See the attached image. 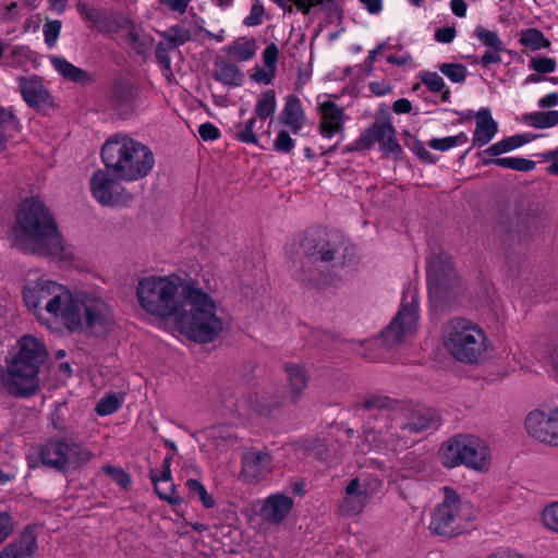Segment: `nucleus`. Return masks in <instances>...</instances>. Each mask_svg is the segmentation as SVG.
<instances>
[{"mask_svg": "<svg viewBox=\"0 0 558 558\" xmlns=\"http://www.w3.org/2000/svg\"><path fill=\"white\" fill-rule=\"evenodd\" d=\"M37 298L47 299V312L60 317L71 332L100 337L112 323L110 307L102 299L87 294L73 295L66 287L52 280H37Z\"/></svg>", "mask_w": 558, "mask_h": 558, "instance_id": "obj_1", "label": "nucleus"}, {"mask_svg": "<svg viewBox=\"0 0 558 558\" xmlns=\"http://www.w3.org/2000/svg\"><path fill=\"white\" fill-rule=\"evenodd\" d=\"M104 165L120 180L135 182L153 171L156 159L150 147L128 134H113L100 151Z\"/></svg>", "mask_w": 558, "mask_h": 558, "instance_id": "obj_2", "label": "nucleus"}, {"mask_svg": "<svg viewBox=\"0 0 558 558\" xmlns=\"http://www.w3.org/2000/svg\"><path fill=\"white\" fill-rule=\"evenodd\" d=\"M185 306L180 310L174 322L180 331L189 339L208 343L223 330V323L216 313L214 299L195 282L184 287Z\"/></svg>", "mask_w": 558, "mask_h": 558, "instance_id": "obj_3", "label": "nucleus"}, {"mask_svg": "<svg viewBox=\"0 0 558 558\" xmlns=\"http://www.w3.org/2000/svg\"><path fill=\"white\" fill-rule=\"evenodd\" d=\"M177 276H147L138 280L135 295L143 311L161 319H175L185 306L184 287Z\"/></svg>", "mask_w": 558, "mask_h": 558, "instance_id": "obj_4", "label": "nucleus"}, {"mask_svg": "<svg viewBox=\"0 0 558 558\" xmlns=\"http://www.w3.org/2000/svg\"><path fill=\"white\" fill-rule=\"evenodd\" d=\"M442 344L456 361L468 365L484 362L490 349L484 329L462 317L453 318L444 326Z\"/></svg>", "mask_w": 558, "mask_h": 558, "instance_id": "obj_5", "label": "nucleus"}, {"mask_svg": "<svg viewBox=\"0 0 558 558\" xmlns=\"http://www.w3.org/2000/svg\"><path fill=\"white\" fill-rule=\"evenodd\" d=\"M5 362L3 384L7 390L19 397L35 392V337L23 336Z\"/></svg>", "mask_w": 558, "mask_h": 558, "instance_id": "obj_6", "label": "nucleus"}, {"mask_svg": "<svg viewBox=\"0 0 558 558\" xmlns=\"http://www.w3.org/2000/svg\"><path fill=\"white\" fill-rule=\"evenodd\" d=\"M439 459L446 468L465 465L484 471L490 463L489 448L473 435H456L447 440L439 449Z\"/></svg>", "mask_w": 558, "mask_h": 558, "instance_id": "obj_7", "label": "nucleus"}, {"mask_svg": "<svg viewBox=\"0 0 558 558\" xmlns=\"http://www.w3.org/2000/svg\"><path fill=\"white\" fill-rule=\"evenodd\" d=\"M442 490L444 500L432 511L428 529L439 536H457L466 529L471 520L469 507L452 488L446 486Z\"/></svg>", "mask_w": 558, "mask_h": 558, "instance_id": "obj_8", "label": "nucleus"}, {"mask_svg": "<svg viewBox=\"0 0 558 558\" xmlns=\"http://www.w3.org/2000/svg\"><path fill=\"white\" fill-rule=\"evenodd\" d=\"M37 255L54 263H70L74 253L65 243L49 208L37 199Z\"/></svg>", "mask_w": 558, "mask_h": 558, "instance_id": "obj_9", "label": "nucleus"}, {"mask_svg": "<svg viewBox=\"0 0 558 558\" xmlns=\"http://www.w3.org/2000/svg\"><path fill=\"white\" fill-rule=\"evenodd\" d=\"M418 322V298L415 290L403 292L400 308L390 324L380 332L384 345L393 348L414 337Z\"/></svg>", "mask_w": 558, "mask_h": 558, "instance_id": "obj_10", "label": "nucleus"}, {"mask_svg": "<svg viewBox=\"0 0 558 558\" xmlns=\"http://www.w3.org/2000/svg\"><path fill=\"white\" fill-rule=\"evenodd\" d=\"M427 286L429 298L437 307H441L454 296L458 280L447 254L441 252L428 258Z\"/></svg>", "mask_w": 558, "mask_h": 558, "instance_id": "obj_11", "label": "nucleus"}, {"mask_svg": "<svg viewBox=\"0 0 558 558\" xmlns=\"http://www.w3.org/2000/svg\"><path fill=\"white\" fill-rule=\"evenodd\" d=\"M94 453L82 442L51 439L39 451L41 463L58 471L76 469L88 463Z\"/></svg>", "mask_w": 558, "mask_h": 558, "instance_id": "obj_12", "label": "nucleus"}, {"mask_svg": "<svg viewBox=\"0 0 558 558\" xmlns=\"http://www.w3.org/2000/svg\"><path fill=\"white\" fill-rule=\"evenodd\" d=\"M304 255L320 262H331L343 246L340 233L327 229H311L301 242Z\"/></svg>", "mask_w": 558, "mask_h": 558, "instance_id": "obj_13", "label": "nucleus"}, {"mask_svg": "<svg viewBox=\"0 0 558 558\" xmlns=\"http://www.w3.org/2000/svg\"><path fill=\"white\" fill-rule=\"evenodd\" d=\"M10 238L12 246L25 253H35V199L33 197L21 203Z\"/></svg>", "mask_w": 558, "mask_h": 558, "instance_id": "obj_14", "label": "nucleus"}, {"mask_svg": "<svg viewBox=\"0 0 558 558\" xmlns=\"http://www.w3.org/2000/svg\"><path fill=\"white\" fill-rule=\"evenodd\" d=\"M122 181L105 166V169L95 171L90 178L93 197L102 206H114L129 199L130 195H124Z\"/></svg>", "mask_w": 558, "mask_h": 558, "instance_id": "obj_15", "label": "nucleus"}, {"mask_svg": "<svg viewBox=\"0 0 558 558\" xmlns=\"http://www.w3.org/2000/svg\"><path fill=\"white\" fill-rule=\"evenodd\" d=\"M375 143H379L381 148L389 154L399 155L402 153L396 137V130L388 120H376L361 134L355 143V148L367 149Z\"/></svg>", "mask_w": 558, "mask_h": 558, "instance_id": "obj_16", "label": "nucleus"}, {"mask_svg": "<svg viewBox=\"0 0 558 558\" xmlns=\"http://www.w3.org/2000/svg\"><path fill=\"white\" fill-rule=\"evenodd\" d=\"M375 143H379L381 148L389 154L399 155L402 153L396 137V130L388 120H376L361 134L355 143V148L367 149Z\"/></svg>", "mask_w": 558, "mask_h": 558, "instance_id": "obj_17", "label": "nucleus"}, {"mask_svg": "<svg viewBox=\"0 0 558 558\" xmlns=\"http://www.w3.org/2000/svg\"><path fill=\"white\" fill-rule=\"evenodd\" d=\"M375 143H379L381 148L389 154L399 155L402 153L396 137V130L388 120H376L361 134L355 143V148L367 149Z\"/></svg>", "mask_w": 558, "mask_h": 558, "instance_id": "obj_18", "label": "nucleus"}, {"mask_svg": "<svg viewBox=\"0 0 558 558\" xmlns=\"http://www.w3.org/2000/svg\"><path fill=\"white\" fill-rule=\"evenodd\" d=\"M525 429L534 439L558 446V408L548 413L532 411L525 418Z\"/></svg>", "mask_w": 558, "mask_h": 558, "instance_id": "obj_19", "label": "nucleus"}, {"mask_svg": "<svg viewBox=\"0 0 558 558\" xmlns=\"http://www.w3.org/2000/svg\"><path fill=\"white\" fill-rule=\"evenodd\" d=\"M272 470L274 458L266 448H250L241 457V476L247 483L265 480Z\"/></svg>", "mask_w": 558, "mask_h": 558, "instance_id": "obj_20", "label": "nucleus"}, {"mask_svg": "<svg viewBox=\"0 0 558 558\" xmlns=\"http://www.w3.org/2000/svg\"><path fill=\"white\" fill-rule=\"evenodd\" d=\"M318 113L320 116L319 133L325 138H331L344 130L347 114L343 108L331 100L318 104Z\"/></svg>", "mask_w": 558, "mask_h": 558, "instance_id": "obj_21", "label": "nucleus"}, {"mask_svg": "<svg viewBox=\"0 0 558 558\" xmlns=\"http://www.w3.org/2000/svg\"><path fill=\"white\" fill-rule=\"evenodd\" d=\"M474 35L487 49L481 57H476L473 63L480 64L483 68H488L494 63H500L501 52L506 51V47L498 34L483 26H476Z\"/></svg>", "mask_w": 558, "mask_h": 558, "instance_id": "obj_22", "label": "nucleus"}, {"mask_svg": "<svg viewBox=\"0 0 558 558\" xmlns=\"http://www.w3.org/2000/svg\"><path fill=\"white\" fill-rule=\"evenodd\" d=\"M369 498L368 486L362 484L359 478H353L345 487V496L339 505L342 515H357L365 508Z\"/></svg>", "mask_w": 558, "mask_h": 558, "instance_id": "obj_23", "label": "nucleus"}, {"mask_svg": "<svg viewBox=\"0 0 558 558\" xmlns=\"http://www.w3.org/2000/svg\"><path fill=\"white\" fill-rule=\"evenodd\" d=\"M281 404L280 400L271 399L266 392L247 390L238 399V411L245 414H268Z\"/></svg>", "mask_w": 558, "mask_h": 558, "instance_id": "obj_24", "label": "nucleus"}, {"mask_svg": "<svg viewBox=\"0 0 558 558\" xmlns=\"http://www.w3.org/2000/svg\"><path fill=\"white\" fill-rule=\"evenodd\" d=\"M171 462L172 456L165 457L161 465L160 474H155L154 470L150 471V480L154 484L156 494L172 506L181 504V498L178 496L175 486L171 482Z\"/></svg>", "mask_w": 558, "mask_h": 558, "instance_id": "obj_25", "label": "nucleus"}, {"mask_svg": "<svg viewBox=\"0 0 558 558\" xmlns=\"http://www.w3.org/2000/svg\"><path fill=\"white\" fill-rule=\"evenodd\" d=\"M0 558H35V527L27 525L16 539L0 550Z\"/></svg>", "mask_w": 558, "mask_h": 558, "instance_id": "obj_26", "label": "nucleus"}, {"mask_svg": "<svg viewBox=\"0 0 558 558\" xmlns=\"http://www.w3.org/2000/svg\"><path fill=\"white\" fill-rule=\"evenodd\" d=\"M279 122L290 129L293 134H299L306 122V114L300 98L295 95H288L284 98V106L278 117Z\"/></svg>", "mask_w": 558, "mask_h": 558, "instance_id": "obj_27", "label": "nucleus"}, {"mask_svg": "<svg viewBox=\"0 0 558 558\" xmlns=\"http://www.w3.org/2000/svg\"><path fill=\"white\" fill-rule=\"evenodd\" d=\"M293 500L286 495L269 496L260 509V515L272 523L282 522L290 513Z\"/></svg>", "mask_w": 558, "mask_h": 558, "instance_id": "obj_28", "label": "nucleus"}, {"mask_svg": "<svg viewBox=\"0 0 558 558\" xmlns=\"http://www.w3.org/2000/svg\"><path fill=\"white\" fill-rule=\"evenodd\" d=\"M135 87L129 82H114L111 88L110 105L119 114H128L134 109Z\"/></svg>", "mask_w": 558, "mask_h": 558, "instance_id": "obj_29", "label": "nucleus"}, {"mask_svg": "<svg viewBox=\"0 0 558 558\" xmlns=\"http://www.w3.org/2000/svg\"><path fill=\"white\" fill-rule=\"evenodd\" d=\"M119 28L125 31V41L138 54H145L154 45V37L146 34L144 29L130 20L123 19L119 24Z\"/></svg>", "mask_w": 558, "mask_h": 558, "instance_id": "obj_30", "label": "nucleus"}, {"mask_svg": "<svg viewBox=\"0 0 558 558\" xmlns=\"http://www.w3.org/2000/svg\"><path fill=\"white\" fill-rule=\"evenodd\" d=\"M498 131V125L487 108L476 113V126L473 134V146L482 147L489 143Z\"/></svg>", "mask_w": 558, "mask_h": 558, "instance_id": "obj_31", "label": "nucleus"}, {"mask_svg": "<svg viewBox=\"0 0 558 558\" xmlns=\"http://www.w3.org/2000/svg\"><path fill=\"white\" fill-rule=\"evenodd\" d=\"M438 425V417L435 411L430 409L413 410L407 415L401 428L410 433H420Z\"/></svg>", "mask_w": 558, "mask_h": 558, "instance_id": "obj_32", "label": "nucleus"}, {"mask_svg": "<svg viewBox=\"0 0 558 558\" xmlns=\"http://www.w3.org/2000/svg\"><path fill=\"white\" fill-rule=\"evenodd\" d=\"M359 407L367 412L373 411H388L395 412L398 410H402L404 404L398 400H393L387 396L380 395H371L367 396Z\"/></svg>", "mask_w": 558, "mask_h": 558, "instance_id": "obj_33", "label": "nucleus"}, {"mask_svg": "<svg viewBox=\"0 0 558 558\" xmlns=\"http://www.w3.org/2000/svg\"><path fill=\"white\" fill-rule=\"evenodd\" d=\"M288 384L291 398L295 401L307 387V375L299 365L289 364L286 366Z\"/></svg>", "mask_w": 558, "mask_h": 558, "instance_id": "obj_34", "label": "nucleus"}, {"mask_svg": "<svg viewBox=\"0 0 558 558\" xmlns=\"http://www.w3.org/2000/svg\"><path fill=\"white\" fill-rule=\"evenodd\" d=\"M214 76L217 81L229 86H240L244 78L240 68L229 62L217 63Z\"/></svg>", "mask_w": 558, "mask_h": 558, "instance_id": "obj_35", "label": "nucleus"}, {"mask_svg": "<svg viewBox=\"0 0 558 558\" xmlns=\"http://www.w3.org/2000/svg\"><path fill=\"white\" fill-rule=\"evenodd\" d=\"M53 68L66 80L74 83H83L89 80L88 73L73 65L61 57H51Z\"/></svg>", "mask_w": 558, "mask_h": 558, "instance_id": "obj_36", "label": "nucleus"}, {"mask_svg": "<svg viewBox=\"0 0 558 558\" xmlns=\"http://www.w3.org/2000/svg\"><path fill=\"white\" fill-rule=\"evenodd\" d=\"M519 44L532 51L550 48L551 43L538 28H526L519 35Z\"/></svg>", "mask_w": 558, "mask_h": 558, "instance_id": "obj_37", "label": "nucleus"}, {"mask_svg": "<svg viewBox=\"0 0 558 558\" xmlns=\"http://www.w3.org/2000/svg\"><path fill=\"white\" fill-rule=\"evenodd\" d=\"M483 163L485 166L496 165L501 168L512 169L522 172L532 171L536 163L533 160L521 158V157H502L495 159H484Z\"/></svg>", "mask_w": 558, "mask_h": 558, "instance_id": "obj_38", "label": "nucleus"}, {"mask_svg": "<svg viewBox=\"0 0 558 558\" xmlns=\"http://www.w3.org/2000/svg\"><path fill=\"white\" fill-rule=\"evenodd\" d=\"M276 108V92L274 89H267L259 95L254 108V116L260 120H266L272 117Z\"/></svg>", "mask_w": 558, "mask_h": 558, "instance_id": "obj_39", "label": "nucleus"}, {"mask_svg": "<svg viewBox=\"0 0 558 558\" xmlns=\"http://www.w3.org/2000/svg\"><path fill=\"white\" fill-rule=\"evenodd\" d=\"M523 122L536 129L551 128L558 124V111H537L523 116Z\"/></svg>", "mask_w": 558, "mask_h": 558, "instance_id": "obj_40", "label": "nucleus"}, {"mask_svg": "<svg viewBox=\"0 0 558 558\" xmlns=\"http://www.w3.org/2000/svg\"><path fill=\"white\" fill-rule=\"evenodd\" d=\"M530 141L529 137H525L524 135H514L507 138H504L502 141L495 143L490 145L488 148H486L483 154L489 155V156H499L504 153H508L517 147L522 146L523 144L527 143Z\"/></svg>", "mask_w": 558, "mask_h": 558, "instance_id": "obj_41", "label": "nucleus"}, {"mask_svg": "<svg viewBox=\"0 0 558 558\" xmlns=\"http://www.w3.org/2000/svg\"><path fill=\"white\" fill-rule=\"evenodd\" d=\"M257 47L254 40L239 39L227 48V52L238 61L251 60L256 53Z\"/></svg>", "mask_w": 558, "mask_h": 558, "instance_id": "obj_42", "label": "nucleus"}, {"mask_svg": "<svg viewBox=\"0 0 558 558\" xmlns=\"http://www.w3.org/2000/svg\"><path fill=\"white\" fill-rule=\"evenodd\" d=\"M257 123V117H251L245 122H240L235 125L234 138L241 143L258 145V138L254 133Z\"/></svg>", "mask_w": 558, "mask_h": 558, "instance_id": "obj_43", "label": "nucleus"}, {"mask_svg": "<svg viewBox=\"0 0 558 558\" xmlns=\"http://www.w3.org/2000/svg\"><path fill=\"white\" fill-rule=\"evenodd\" d=\"M185 487L187 488L192 498H197L203 507L206 509H211L215 507V500L213 496L207 492L205 486L198 482L197 480L190 478L185 482Z\"/></svg>", "mask_w": 558, "mask_h": 558, "instance_id": "obj_44", "label": "nucleus"}, {"mask_svg": "<svg viewBox=\"0 0 558 558\" xmlns=\"http://www.w3.org/2000/svg\"><path fill=\"white\" fill-rule=\"evenodd\" d=\"M420 78L424 85L433 93L441 92V100L449 101L450 99V90L445 89L446 84L441 76H439L435 72H423L420 75Z\"/></svg>", "mask_w": 558, "mask_h": 558, "instance_id": "obj_45", "label": "nucleus"}, {"mask_svg": "<svg viewBox=\"0 0 558 558\" xmlns=\"http://www.w3.org/2000/svg\"><path fill=\"white\" fill-rule=\"evenodd\" d=\"M161 36L168 40L171 48H177L191 39V32L183 26L174 25L162 32Z\"/></svg>", "mask_w": 558, "mask_h": 558, "instance_id": "obj_46", "label": "nucleus"}, {"mask_svg": "<svg viewBox=\"0 0 558 558\" xmlns=\"http://www.w3.org/2000/svg\"><path fill=\"white\" fill-rule=\"evenodd\" d=\"M123 403V398L114 393L106 395L96 404L95 411L98 415L105 416L117 412Z\"/></svg>", "mask_w": 558, "mask_h": 558, "instance_id": "obj_47", "label": "nucleus"}, {"mask_svg": "<svg viewBox=\"0 0 558 558\" xmlns=\"http://www.w3.org/2000/svg\"><path fill=\"white\" fill-rule=\"evenodd\" d=\"M469 141L468 135L464 132L459 133L454 136H448L444 138H433L428 142V146L433 149L446 151L454 146L463 145Z\"/></svg>", "mask_w": 558, "mask_h": 558, "instance_id": "obj_48", "label": "nucleus"}, {"mask_svg": "<svg viewBox=\"0 0 558 558\" xmlns=\"http://www.w3.org/2000/svg\"><path fill=\"white\" fill-rule=\"evenodd\" d=\"M439 71L453 83H462L466 77V68L460 63H442Z\"/></svg>", "mask_w": 558, "mask_h": 558, "instance_id": "obj_49", "label": "nucleus"}, {"mask_svg": "<svg viewBox=\"0 0 558 558\" xmlns=\"http://www.w3.org/2000/svg\"><path fill=\"white\" fill-rule=\"evenodd\" d=\"M542 521L546 529L558 533V501H554L544 508Z\"/></svg>", "mask_w": 558, "mask_h": 558, "instance_id": "obj_50", "label": "nucleus"}, {"mask_svg": "<svg viewBox=\"0 0 558 558\" xmlns=\"http://www.w3.org/2000/svg\"><path fill=\"white\" fill-rule=\"evenodd\" d=\"M529 68L538 74H548L556 70L557 62L553 58L534 57L530 60Z\"/></svg>", "mask_w": 558, "mask_h": 558, "instance_id": "obj_51", "label": "nucleus"}, {"mask_svg": "<svg viewBox=\"0 0 558 558\" xmlns=\"http://www.w3.org/2000/svg\"><path fill=\"white\" fill-rule=\"evenodd\" d=\"M171 46L165 45L163 43H159L156 47L155 56L157 62L162 66L165 75L169 77L172 75L171 70V58L170 50H172Z\"/></svg>", "mask_w": 558, "mask_h": 558, "instance_id": "obj_52", "label": "nucleus"}, {"mask_svg": "<svg viewBox=\"0 0 558 558\" xmlns=\"http://www.w3.org/2000/svg\"><path fill=\"white\" fill-rule=\"evenodd\" d=\"M295 146L289 131L280 130L274 141V149L277 153L289 154Z\"/></svg>", "mask_w": 558, "mask_h": 558, "instance_id": "obj_53", "label": "nucleus"}, {"mask_svg": "<svg viewBox=\"0 0 558 558\" xmlns=\"http://www.w3.org/2000/svg\"><path fill=\"white\" fill-rule=\"evenodd\" d=\"M61 21H47L43 27V33L45 37V43L48 47L52 48L59 38L61 32Z\"/></svg>", "mask_w": 558, "mask_h": 558, "instance_id": "obj_54", "label": "nucleus"}, {"mask_svg": "<svg viewBox=\"0 0 558 558\" xmlns=\"http://www.w3.org/2000/svg\"><path fill=\"white\" fill-rule=\"evenodd\" d=\"M20 81V88L21 94L23 96V99L26 101V104L31 107H35V80L29 76H21L19 78Z\"/></svg>", "mask_w": 558, "mask_h": 558, "instance_id": "obj_55", "label": "nucleus"}, {"mask_svg": "<svg viewBox=\"0 0 558 558\" xmlns=\"http://www.w3.org/2000/svg\"><path fill=\"white\" fill-rule=\"evenodd\" d=\"M102 470L113 481H116L117 484H119L121 487L126 488L130 485V483H131L130 475L126 472H124L121 468L107 464L102 468Z\"/></svg>", "mask_w": 558, "mask_h": 558, "instance_id": "obj_56", "label": "nucleus"}, {"mask_svg": "<svg viewBox=\"0 0 558 558\" xmlns=\"http://www.w3.org/2000/svg\"><path fill=\"white\" fill-rule=\"evenodd\" d=\"M54 108L53 100L43 86H37V112L49 113Z\"/></svg>", "mask_w": 558, "mask_h": 558, "instance_id": "obj_57", "label": "nucleus"}, {"mask_svg": "<svg viewBox=\"0 0 558 558\" xmlns=\"http://www.w3.org/2000/svg\"><path fill=\"white\" fill-rule=\"evenodd\" d=\"M264 7L259 1H255L251 8L250 15L244 19L246 26L259 25L263 22Z\"/></svg>", "mask_w": 558, "mask_h": 558, "instance_id": "obj_58", "label": "nucleus"}, {"mask_svg": "<svg viewBox=\"0 0 558 558\" xmlns=\"http://www.w3.org/2000/svg\"><path fill=\"white\" fill-rule=\"evenodd\" d=\"M279 49L276 44H269L263 51V61L267 68L277 69Z\"/></svg>", "mask_w": 558, "mask_h": 558, "instance_id": "obj_59", "label": "nucleus"}, {"mask_svg": "<svg viewBox=\"0 0 558 558\" xmlns=\"http://www.w3.org/2000/svg\"><path fill=\"white\" fill-rule=\"evenodd\" d=\"M275 73L276 70L267 68L266 65L265 68L256 66L251 77L257 83L270 84L275 77Z\"/></svg>", "mask_w": 558, "mask_h": 558, "instance_id": "obj_60", "label": "nucleus"}, {"mask_svg": "<svg viewBox=\"0 0 558 558\" xmlns=\"http://www.w3.org/2000/svg\"><path fill=\"white\" fill-rule=\"evenodd\" d=\"M198 134L204 141H216L220 137L219 129L210 122L201 124L198 126Z\"/></svg>", "mask_w": 558, "mask_h": 558, "instance_id": "obj_61", "label": "nucleus"}, {"mask_svg": "<svg viewBox=\"0 0 558 558\" xmlns=\"http://www.w3.org/2000/svg\"><path fill=\"white\" fill-rule=\"evenodd\" d=\"M14 525L8 512H0V544L13 532Z\"/></svg>", "mask_w": 558, "mask_h": 558, "instance_id": "obj_62", "label": "nucleus"}, {"mask_svg": "<svg viewBox=\"0 0 558 558\" xmlns=\"http://www.w3.org/2000/svg\"><path fill=\"white\" fill-rule=\"evenodd\" d=\"M457 35V31L453 26L440 27L435 32V39L438 43L449 44Z\"/></svg>", "mask_w": 558, "mask_h": 558, "instance_id": "obj_63", "label": "nucleus"}, {"mask_svg": "<svg viewBox=\"0 0 558 558\" xmlns=\"http://www.w3.org/2000/svg\"><path fill=\"white\" fill-rule=\"evenodd\" d=\"M77 10L80 12V14L86 20V21H90V22H97L99 21V17H100V12L93 8V7H89L85 3H78L77 4Z\"/></svg>", "mask_w": 558, "mask_h": 558, "instance_id": "obj_64", "label": "nucleus"}]
</instances>
